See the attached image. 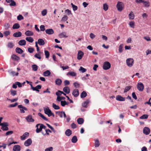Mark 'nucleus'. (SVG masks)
Listing matches in <instances>:
<instances>
[{
    "label": "nucleus",
    "instance_id": "0eeeda50",
    "mask_svg": "<svg viewBox=\"0 0 151 151\" xmlns=\"http://www.w3.org/2000/svg\"><path fill=\"white\" fill-rule=\"evenodd\" d=\"M72 94L75 97H78L79 95V92L78 89H74L73 90Z\"/></svg>",
    "mask_w": 151,
    "mask_h": 151
},
{
    "label": "nucleus",
    "instance_id": "09e8293b",
    "mask_svg": "<svg viewBox=\"0 0 151 151\" xmlns=\"http://www.w3.org/2000/svg\"><path fill=\"white\" fill-rule=\"evenodd\" d=\"M4 27L5 29H8L10 27L9 24L8 23H5L4 25Z\"/></svg>",
    "mask_w": 151,
    "mask_h": 151
},
{
    "label": "nucleus",
    "instance_id": "423d86ee",
    "mask_svg": "<svg viewBox=\"0 0 151 151\" xmlns=\"http://www.w3.org/2000/svg\"><path fill=\"white\" fill-rule=\"evenodd\" d=\"M18 107L20 109V112L22 113L25 112L24 110L27 111V109L25 107L23 106L22 105H19Z\"/></svg>",
    "mask_w": 151,
    "mask_h": 151
},
{
    "label": "nucleus",
    "instance_id": "c9c22d12",
    "mask_svg": "<svg viewBox=\"0 0 151 151\" xmlns=\"http://www.w3.org/2000/svg\"><path fill=\"white\" fill-rule=\"evenodd\" d=\"M0 125H1L2 126L1 128H3V127H6V126H8L9 124L7 122H4L3 123H1Z\"/></svg>",
    "mask_w": 151,
    "mask_h": 151
},
{
    "label": "nucleus",
    "instance_id": "39448f33",
    "mask_svg": "<svg viewBox=\"0 0 151 151\" xmlns=\"http://www.w3.org/2000/svg\"><path fill=\"white\" fill-rule=\"evenodd\" d=\"M36 127L37 128L36 132L37 133H38L40 132L42 129L41 124H37L36 125Z\"/></svg>",
    "mask_w": 151,
    "mask_h": 151
},
{
    "label": "nucleus",
    "instance_id": "58836bf2",
    "mask_svg": "<svg viewBox=\"0 0 151 151\" xmlns=\"http://www.w3.org/2000/svg\"><path fill=\"white\" fill-rule=\"evenodd\" d=\"M52 106L53 108L55 109L58 110L60 109V107L56 105L54 103L52 104Z\"/></svg>",
    "mask_w": 151,
    "mask_h": 151
},
{
    "label": "nucleus",
    "instance_id": "69168bd1",
    "mask_svg": "<svg viewBox=\"0 0 151 151\" xmlns=\"http://www.w3.org/2000/svg\"><path fill=\"white\" fill-rule=\"evenodd\" d=\"M11 3L10 4V6H14L16 5V2L14 1H11Z\"/></svg>",
    "mask_w": 151,
    "mask_h": 151
},
{
    "label": "nucleus",
    "instance_id": "bb28decb",
    "mask_svg": "<svg viewBox=\"0 0 151 151\" xmlns=\"http://www.w3.org/2000/svg\"><path fill=\"white\" fill-rule=\"evenodd\" d=\"M51 74V73L49 70H47L44 72L43 75L45 76H49Z\"/></svg>",
    "mask_w": 151,
    "mask_h": 151
},
{
    "label": "nucleus",
    "instance_id": "cd10ccee",
    "mask_svg": "<svg viewBox=\"0 0 151 151\" xmlns=\"http://www.w3.org/2000/svg\"><path fill=\"white\" fill-rule=\"evenodd\" d=\"M87 96V93L85 91H83L81 94V98H84Z\"/></svg>",
    "mask_w": 151,
    "mask_h": 151
},
{
    "label": "nucleus",
    "instance_id": "393cba45",
    "mask_svg": "<svg viewBox=\"0 0 151 151\" xmlns=\"http://www.w3.org/2000/svg\"><path fill=\"white\" fill-rule=\"evenodd\" d=\"M8 72L9 73L10 75L12 76H17L19 74L18 72L16 73L14 71H11L10 72V71H8Z\"/></svg>",
    "mask_w": 151,
    "mask_h": 151
},
{
    "label": "nucleus",
    "instance_id": "473e14b6",
    "mask_svg": "<svg viewBox=\"0 0 151 151\" xmlns=\"http://www.w3.org/2000/svg\"><path fill=\"white\" fill-rule=\"evenodd\" d=\"M77 138L76 136H73L71 139V142L73 143H76L77 141Z\"/></svg>",
    "mask_w": 151,
    "mask_h": 151
},
{
    "label": "nucleus",
    "instance_id": "de8ad7c7",
    "mask_svg": "<svg viewBox=\"0 0 151 151\" xmlns=\"http://www.w3.org/2000/svg\"><path fill=\"white\" fill-rule=\"evenodd\" d=\"M148 115L147 114H144L140 117V119H147L148 118Z\"/></svg>",
    "mask_w": 151,
    "mask_h": 151
},
{
    "label": "nucleus",
    "instance_id": "412c9836",
    "mask_svg": "<svg viewBox=\"0 0 151 151\" xmlns=\"http://www.w3.org/2000/svg\"><path fill=\"white\" fill-rule=\"evenodd\" d=\"M25 34L27 36H31L33 35L34 33L30 31L27 30L25 32Z\"/></svg>",
    "mask_w": 151,
    "mask_h": 151
},
{
    "label": "nucleus",
    "instance_id": "49530a36",
    "mask_svg": "<svg viewBox=\"0 0 151 151\" xmlns=\"http://www.w3.org/2000/svg\"><path fill=\"white\" fill-rule=\"evenodd\" d=\"M83 52L82 51L79 50L78 54V57H83Z\"/></svg>",
    "mask_w": 151,
    "mask_h": 151
},
{
    "label": "nucleus",
    "instance_id": "6e6d98bb",
    "mask_svg": "<svg viewBox=\"0 0 151 151\" xmlns=\"http://www.w3.org/2000/svg\"><path fill=\"white\" fill-rule=\"evenodd\" d=\"M11 59L13 61H15L18 62L20 59L19 57H11Z\"/></svg>",
    "mask_w": 151,
    "mask_h": 151
},
{
    "label": "nucleus",
    "instance_id": "0e129e2a",
    "mask_svg": "<svg viewBox=\"0 0 151 151\" xmlns=\"http://www.w3.org/2000/svg\"><path fill=\"white\" fill-rule=\"evenodd\" d=\"M47 13V11L46 9H44L42 12V14L43 16H45Z\"/></svg>",
    "mask_w": 151,
    "mask_h": 151
},
{
    "label": "nucleus",
    "instance_id": "4468645a",
    "mask_svg": "<svg viewBox=\"0 0 151 151\" xmlns=\"http://www.w3.org/2000/svg\"><path fill=\"white\" fill-rule=\"evenodd\" d=\"M21 147L19 145H15L13 147L14 151H20L21 150Z\"/></svg>",
    "mask_w": 151,
    "mask_h": 151
},
{
    "label": "nucleus",
    "instance_id": "f3484780",
    "mask_svg": "<svg viewBox=\"0 0 151 151\" xmlns=\"http://www.w3.org/2000/svg\"><path fill=\"white\" fill-rule=\"evenodd\" d=\"M29 133L27 132H26L24 133L23 135L21 137V139L22 140H24L25 139L26 137H27L29 136Z\"/></svg>",
    "mask_w": 151,
    "mask_h": 151
},
{
    "label": "nucleus",
    "instance_id": "bf43d9fd",
    "mask_svg": "<svg viewBox=\"0 0 151 151\" xmlns=\"http://www.w3.org/2000/svg\"><path fill=\"white\" fill-rule=\"evenodd\" d=\"M23 17L21 14L19 15L17 17V19L18 20H21L23 19Z\"/></svg>",
    "mask_w": 151,
    "mask_h": 151
},
{
    "label": "nucleus",
    "instance_id": "2f4dec72",
    "mask_svg": "<svg viewBox=\"0 0 151 151\" xmlns=\"http://www.w3.org/2000/svg\"><path fill=\"white\" fill-rule=\"evenodd\" d=\"M55 82L56 84L59 86L61 84L62 81L60 79H57L56 80Z\"/></svg>",
    "mask_w": 151,
    "mask_h": 151
},
{
    "label": "nucleus",
    "instance_id": "680f3d73",
    "mask_svg": "<svg viewBox=\"0 0 151 151\" xmlns=\"http://www.w3.org/2000/svg\"><path fill=\"white\" fill-rule=\"evenodd\" d=\"M18 105V103H15L14 104H12L9 105V107H14Z\"/></svg>",
    "mask_w": 151,
    "mask_h": 151
},
{
    "label": "nucleus",
    "instance_id": "6ab92c4d",
    "mask_svg": "<svg viewBox=\"0 0 151 151\" xmlns=\"http://www.w3.org/2000/svg\"><path fill=\"white\" fill-rule=\"evenodd\" d=\"M22 35V33L20 32H18L14 33L13 35L14 37H21Z\"/></svg>",
    "mask_w": 151,
    "mask_h": 151
},
{
    "label": "nucleus",
    "instance_id": "4be33fe9",
    "mask_svg": "<svg viewBox=\"0 0 151 151\" xmlns=\"http://www.w3.org/2000/svg\"><path fill=\"white\" fill-rule=\"evenodd\" d=\"M72 134L71 131L69 129H67L65 132V134L67 136H70Z\"/></svg>",
    "mask_w": 151,
    "mask_h": 151
},
{
    "label": "nucleus",
    "instance_id": "9d476101",
    "mask_svg": "<svg viewBox=\"0 0 151 151\" xmlns=\"http://www.w3.org/2000/svg\"><path fill=\"white\" fill-rule=\"evenodd\" d=\"M32 143V139H29L24 142V145L26 146H28L30 145Z\"/></svg>",
    "mask_w": 151,
    "mask_h": 151
},
{
    "label": "nucleus",
    "instance_id": "4c0bfd02",
    "mask_svg": "<svg viewBox=\"0 0 151 151\" xmlns=\"http://www.w3.org/2000/svg\"><path fill=\"white\" fill-rule=\"evenodd\" d=\"M129 17L130 19H134V14H133L132 12H131L129 15Z\"/></svg>",
    "mask_w": 151,
    "mask_h": 151
},
{
    "label": "nucleus",
    "instance_id": "a19ab883",
    "mask_svg": "<svg viewBox=\"0 0 151 151\" xmlns=\"http://www.w3.org/2000/svg\"><path fill=\"white\" fill-rule=\"evenodd\" d=\"M14 46V44L12 42H9L8 43L7 46L9 48H12Z\"/></svg>",
    "mask_w": 151,
    "mask_h": 151
},
{
    "label": "nucleus",
    "instance_id": "774afa93",
    "mask_svg": "<svg viewBox=\"0 0 151 151\" xmlns=\"http://www.w3.org/2000/svg\"><path fill=\"white\" fill-rule=\"evenodd\" d=\"M53 150V147H51L46 149L45 150V151H52Z\"/></svg>",
    "mask_w": 151,
    "mask_h": 151
},
{
    "label": "nucleus",
    "instance_id": "a211bd4d",
    "mask_svg": "<svg viewBox=\"0 0 151 151\" xmlns=\"http://www.w3.org/2000/svg\"><path fill=\"white\" fill-rule=\"evenodd\" d=\"M70 89L69 87L68 86H65L63 89V91L67 94H68L70 93Z\"/></svg>",
    "mask_w": 151,
    "mask_h": 151
},
{
    "label": "nucleus",
    "instance_id": "8fccbe9b",
    "mask_svg": "<svg viewBox=\"0 0 151 151\" xmlns=\"http://www.w3.org/2000/svg\"><path fill=\"white\" fill-rule=\"evenodd\" d=\"M103 9L105 11L107 10L108 9V6L106 3H105L103 4Z\"/></svg>",
    "mask_w": 151,
    "mask_h": 151
},
{
    "label": "nucleus",
    "instance_id": "a878e982",
    "mask_svg": "<svg viewBox=\"0 0 151 151\" xmlns=\"http://www.w3.org/2000/svg\"><path fill=\"white\" fill-rule=\"evenodd\" d=\"M16 52L20 54L22 53L23 52V50L19 47H17L16 48Z\"/></svg>",
    "mask_w": 151,
    "mask_h": 151
},
{
    "label": "nucleus",
    "instance_id": "f257e3e1",
    "mask_svg": "<svg viewBox=\"0 0 151 151\" xmlns=\"http://www.w3.org/2000/svg\"><path fill=\"white\" fill-rule=\"evenodd\" d=\"M111 66V64L109 62L106 61L104 63L103 68L105 70H107L110 68Z\"/></svg>",
    "mask_w": 151,
    "mask_h": 151
},
{
    "label": "nucleus",
    "instance_id": "7ed1b4c3",
    "mask_svg": "<svg viewBox=\"0 0 151 151\" xmlns=\"http://www.w3.org/2000/svg\"><path fill=\"white\" fill-rule=\"evenodd\" d=\"M134 62V60L132 58H128L126 60L127 65L129 67H131L133 65Z\"/></svg>",
    "mask_w": 151,
    "mask_h": 151
},
{
    "label": "nucleus",
    "instance_id": "052dcab7",
    "mask_svg": "<svg viewBox=\"0 0 151 151\" xmlns=\"http://www.w3.org/2000/svg\"><path fill=\"white\" fill-rule=\"evenodd\" d=\"M13 133V132L12 131H10L7 132L5 134V135L7 136L11 135Z\"/></svg>",
    "mask_w": 151,
    "mask_h": 151
},
{
    "label": "nucleus",
    "instance_id": "f03ea898",
    "mask_svg": "<svg viewBox=\"0 0 151 151\" xmlns=\"http://www.w3.org/2000/svg\"><path fill=\"white\" fill-rule=\"evenodd\" d=\"M137 86L138 90L139 91L142 92L143 91L144 88V86L142 83L139 82L137 83Z\"/></svg>",
    "mask_w": 151,
    "mask_h": 151
},
{
    "label": "nucleus",
    "instance_id": "603ef678",
    "mask_svg": "<svg viewBox=\"0 0 151 151\" xmlns=\"http://www.w3.org/2000/svg\"><path fill=\"white\" fill-rule=\"evenodd\" d=\"M56 114H58L61 118L63 117V111H57L56 112Z\"/></svg>",
    "mask_w": 151,
    "mask_h": 151
},
{
    "label": "nucleus",
    "instance_id": "2eb2a0df",
    "mask_svg": "<svg viewBox=\"0 0 151 151\" xmlns=\"http://www.w3.org/2000/svg\"><path fill=\"white\" fill-rule=\"evenodd\" d=\"M46 33L48 35H52L54 33L53 30L52 29H47L45 30Z\"/></svg>",
    "mask_w": 151,
    "mask_h": 151
},
{
    "label": "nucleus",
    "instance_id": "3c124183",
    "mask_svg": "<svg viewBox=\"0 0 151 151\" xmlns=\"http://www.w3.org/2000/svg\"><path fill=\"white\" fill-rule=\"evenodd\" d=\"M71 5L72 6L73 11H75L77 9L78 7L77 6L75 5L72 3H71Z\"/></svg>",
    "mask_w": 151,
    "mask_h": 151
},
{
    "label": "nucleus",
    "instance_id": "20e7f679",
    "mask_svg": "<svg viewBox=\"0 0 151 151\" xmlns=\"http://www.w3.org/2000/svg\"><path fill=\"white\" fill-rule=\"evenodd\" d=\"M123 3L121 2L118 1L116 5V7L117 9V10L119 11H122L123 8Z\"/></svg>",
    "mask_w": 151,
    "mask_h": 151
},
{
    "label": "nucleus",
    "instance_id": "c85d7f7f",
    "mask_svg": "<svg viewBox=\"0 0 151 151\" xmlns=\"http://www.w3.org/2000/svg\"><path fill=\"white\" fill-rule=\"evenodd\" d=\"M26 40L29 42H32L34 41L33 39L31 37H27L26 38Z\"/></svg>",
    "mask_w": 151,
    "mask_h": 151
},
{
    "label": "nucleus",
    "instance_id": "dca6fc26",
    "mask_svg": "<svg viewBox=\"0 0 151 151\" xmlns=\"http://www.w3.org/2000/svg\"><path fill=\"white\" fill-rule=\"evenodd\" d=\"M41 85H38L35 87H33L32 89L34 91H35L37 92H39V89H40L41 88Z\"/></svg>",
    "mask_w": 151,
    "mask_h": 151
},
{
    "label": "nucleus",
    "instance_id": "f704fd0d",
    "mask_svg": "<svg viewBox=\"0 0 151 151\" xmlns=\"http://www.w3.org/2000/svg\"><path fill=\"white\" fill-rule=\"evenodd\" d=\"M142 3L144 6L146 7H148L150 6V3L149 1H145L144 0Z\"/></svg>",
    "mask_w": 151,
    "mask_h": 151
},
{
    "label": "nucleus",
    "instance_id": "6e6552de",
    "mask_svg": "<svg viewBox=\"0 0 151 151\" xmlns=\"http://www.w3.org/2000/svg\"><path fill=\"white\" fill-rule=\"evenodd\" d=\"M45 113L47 114L49 117L51 116V114L52 113L51 110L48 108H46L44 109Z\"/></svg>",
    "mask_w": 151,
    "mask_h": 151
},
{
    "label": "nucleus",
    "instance_id": "ea45409f",
    "mask_svg": "<svg viewBox=\"0 0 151 151\" xmlns=\"http://www.w3.org/2000/svg\"><path fill=\"white\" fill-rule=\"evenodd\" d=\"M132 88L131 86H127L125 87L124 91V93L127 92L129 91Z\"/></svg>",
    "mask_w": 151,
    "mask_h": 151
},
{
    "label": "nucleus",
    "instance_id": "f8f14e48",
    "mask_svg": "<svg viewBox=\"0 0 151 151\" xmlns=\"http://www.w3.org/2000/svg\"><path fill=\"white\" fill-rule=\"evenodd\" d=\"M126 98L123 97L121 96L118 95L116 96V99L117 101H125Z\"/></svg>",
    "mask_w": 151,
    "mask_h": 151
},
{
    "label": "nucleus",
    "instance_id": "e433bc0d",
    "mask_svg": "<svg viewBox=\"0 0 151 151\" xmlns=\"http://www.w3.org/2000/svg\"><path fill=\"white\" fill-rule=\"evenodd\" d=\"M38 115L41 117L42 119L45 121H47V119L42 114L40 113H39L38 114Z\"/></svg>",
    "mask_w": 151,
    "mask_h": 151
},
{
    "label": "nucleus",
    "instance_id": "4d7b16f0",
    "mask_svg": "<svg viewBox=\"0 0 151 151\" xmlns=\"http://www.w3.org/2000/svg\"><path fill=\"white\" fill-rule=\"evenodd\" d=\"M28 51L30 53H32L34 50V48L32 47H29L28 49Z\"/></svg>",
    "mask_w": 151,
    "mask_h": 151
},
{
    "label": "nucleus",
    "instance_id": "ddd939ff",
    "mask_svg": "<svg viewBox=\"0 0 151 151\" xmlns=\"http://www.w3.org/2000/svg\"><path fill=\"white\" fill-rule=\"evenodd\" d=\"M143 133L146 135H148L149 134L150 130V129L148 127H145L143 130Z\"/></svg>",
    "mask_w": 151,
    "mask_h": 151
},
{
    "label": "nucleus",
    "instance_id": "b1692460",
    "mask_svg": "<svg viewBox=\"0 0 151 151\" xmlns=\"http://www.w3.org/2000/svg\"><path fill=\"white\" fill-rule=\"evenodd\" d=\"M77 122L78 124H81L83 123L84 120L82 118H79L78 119Z\"/></svg>",
    "mask_w": 151,
    "mask_h": 151
},
{
    "label": "nucleus",
    "instance_id": "13d9d810",
    "mask_svg": "<svg viewBox=\"0 0 151 151\" xmlns=\"http://www.w3.org/2000/svg\"><path fill=\"white\" fill-rule=\"evenodd\" d=\"M68 19V17L66 15H64L63 17L61 20L62 21L65 22Z\"/></svg>",
    "mask_w": 151,
    "mask_h": 151
},
{
    "label": "nucleus",
    "instance_id": "338daca9",
    "mask_svg": "<svg viewBox=\"0 0 151 151\" xmlns=\"http://www.w3.org/2000/svg\"><path fill=\"white\" fill-rule=\"evenodd\" d=\"M4 34L5 36H7L10 34V32L9 31H5L4 32Z\"/></svg>",
    "mask_w": 151,
    "mask_h": 151
},
{
    "label": "nucleus",
    "instance_id": "a18cd8bd",
    "mask_svg": "<svg viewBox=\"0 0 151 151\" xmlns=\"http://www.w3.org/2000/svg\"><path fill=\"white\" fill-rule=\"evenodd\" d=\"M61 104L63 106H64L65 105H68V103L65 101H61Z\"/></svg>",
    "mask_w": 151,
    "mask_h": 151
},
{
    "label": "nucleus",
    "instance_id": "aec40b11",
    "mask_svg": "<svg viewBox=\"0 0 151 151\" xmlns=\"http://www.w3.org/2000/svg\"><path fill=\"white\" fill-rule=\"evenodd\" d=\"M37 42L38 44L40 45H43L45 44L44 40L41 38L38 39Z\"/></svg>",
    "mask_w": 151,
    "mask_h": 151
},
{
    "label": "nucleus",
    "instance_id": "5701e85b",
    "mask_svg": "<svg viewBox=\"0 0 151 151\" xmlns=\"http://www.w3.org/2000/svg\"><path fill=\"white\" fill-rule=\"evenodd\" d=\"M18 44L20 45H24L26 44V42L24 40H22L18 42Z\"/></svg>",
    "mask_w": 151,
    "mask_h": 151
},
{
    "label": "nucleus",
    "instance_id": "9b49d317",
    "mask_svg": "<svg viewBox=\"0 0 151 151\" xmlns=\"http://www.w3.org/2000/svg\"><path fill=\"white\" fill-rule=\"evenodd\" d=\"M58 36L60 38H67L68 36V35H67L66 33L65 32L60 33L59 35Z\"/></svg>",
    "mask_w": 151,
    "mask_h": 151
},
{
    "label": "nucleus",
    "instance_id": "c756f323",
    "mask_svg": "<svg viewBox=\"0 0 151 151\" xmlns=\"http://www.w3.org/2000/svg\"><path fill=\"white\" fill-rule=\"evenodd\" d=\"M67 75L68 76L69 75L72 76H76V74L74 72H69L67 74Z\"/></svg>",
    "mask_w": 151,
    "mask_h": 151
},
{
    "label": "nucleus",
    "instance_id": "864d4df0",
    "mask_svg": "<svg viewBox=\"0 0 151 151\" xmlns=\"http://www.w3.org/2000/svg\"><path fill=\"white\" fill-rule=\"evenodd\" d=\"M129 24L130 27L134 28V22H130L129 23Z\"/></svg>",
    "mask_w": 151,
    "mask_h": 151
},
{
    "label": "nucleus",
    "instance_id": "79ce46f5",
    "mask_svg": "<svg viewBox=\"0 0 151 151\" xmlns=\"http://www.w3.org/2000/svg\"><path fill=\"white\" fill-rule=\"evenodd\" d=\"M73 85L76 88H79L80 86V84L77 82H75L73 83Z\"/></svg>",
    "mask_w": 151,
    "mask_h": 151
},
{
    "label": "nucleus",
    "instance_id": "72a5a7b5",
    "mask_svg": "<svg viewBox=\"0 0 151 151\" xmlns=\"http://www.w3.org/2000/svg\"><path fill=\"white\" fill-rule=\"evenodd\" d=\"M20 27V25L19 24L17 23L14 24L12 27L13 29H17Z\"/></svg>",
    "mask_w": 151,
    "mask_h": 151
},
{
    "label": "nucleus",
    "instance_id": "e2e57ef3",
    "mask_svg": "<svg viewBox=\"0 0 151 151\" xmlns=\"http://www.w3.org/2000/svg\"><path fill=\"white\" fill-rule=\"evenodd\" d=\"M40 28L41 31H44L45 30V26L44 25H41L40 26Z\"/></svg>",
    "mask_w": 151,
    "mask_h": 151
},
{
    "label": "nucleus",
    "instance_id": "1a4fd4ad",
    "mask_svg": "<svg viewBox=\"0 0 151 151\" xmlns=\"http://www.w3.org/2000/svg\"><path fill=\"white\" fill-rule=\"evenodd\" d=\"M26 120L28 122H34V119L32 118V115H29L26 117L25 118Z\"/></svg>",
    "mask_w": 151,
    "mask_h": 151
},
{
    "label": "nucleus",
    "instance_id": "c03bdc74",
    "mask_svg": "<svg viewBox=\"0 0 151 151\" xmlns=\"http://www.w3.org/2000/svg\"><path fill=\"white\" fill-rule=\"evenodd\" d=\"M95 146L96 147H98L99 146L100 144L99 142L98 139H97L95 141Z\"/></svg>",
    "mask_w": 151,
    "mask_h": 151
},
{
    "label": "nucleus",
    "instance_id": "5fc2aeb1",
    "mask_svg": "<svg viewBox=\"0 0 151 151\" xmlns=\"http://www.w3.org/2000/svg\"><path fill=\"white\" fill-rule=\"evenodd\" d=\"M79 70L80 71H81V72L83 73L86 71V69L82 67H80Z\"/></svg>",
    "mask_w": 151,
    "mask_h": 151
},
{
    "label": "nucleus",
    "instance_id": "37998d69",
    "mask_svg": "<svg viewBox=\"0 0 151 151\" xmlns=\"http://www.w3.org/2000/svg\"><path fill=\"white\" fill-rule=\"evenodd\" d=\"M32 70L34 71H36L38 69V66L36 65H32Z\"/></svg>",
    "mask_w": 151,
    "mask_h": 151
},
{
    "label": "nucleus",
    "instance_id": "7c9ffc66",
    "mask_svg": "<svg viewBox=\"0 0 151 151\" xmlns=\"http://www.w3.org/2000/svg\"><path fill=\"white\" fill-rule=\"evenodd\" d=\"M10 94L13 96L16 95L17 94V91L13 89H11L10 91Z\"/></svg>",
    "mask_w": 151,
    "mask_h": 151
}]
</instances>
